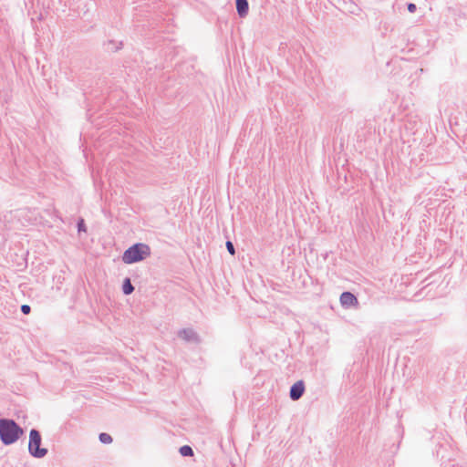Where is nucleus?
<instances>
[{"label": "nucleus", "instance_id": "0eeeda50", "mask_svg": "<svg viewBox=\"0 0 467 467\" xmlns=\"http://www.w3.org/2000/svg\"><path fill=\"white\" fill-rule=\"evenodd\" d=\"M249 5L247 0H236V10L241 17H244L248 14Z\"/></svg>", "mask_w": 467, "mask_h": 467}, {"label": "nucleus", "instance_id": "9d476101", "mask_svg": "<svg viewBox=\"0 0 467 467\" xmlns=\"http://www.w3.org/2000/svg\"><path fill=\"white\" fill-rule=\"evenodd\" d=\"M99 440L103 444H110L113 441L112 437L107 432L99 433Z\"/></svg>", "mask_w": 467, "mask_h": 467}, {"label": "nucleus", "instance_id": "f8f14e48", "mask_svg": "<svg viewBox=\"0 0 467 467\" xmlns=\"http://www.w3.org/2000/svg\"><path fill=\"white\" fill-rule=\"evenodd\" d=\"M20 309L24 315H29L31 313V306L29 305H22Z\"/></svg>", "mask_w": 467, "mask_h": 467}, {"label": "nucleus", "instance_id": "f257e3e1", "mask_svg": "<svg viewBox=\"0 0 467 467\" xmlns=\"http://www.w3.org/2000/svg\"><path fill=\"white\" fill-rule=\"evenodd\" d=\"M25 430L13 419H0V441L5 445L16 443L23 435Z\"/></svg>", "mask_w": 467, "mask_h": 467}, {"label": "nucleus", "instance_id": "7ed1b4c3", "mask_svg": "<svg viewBox=\"0 0 467 467\" xmlns=\"http://www.w3.org/2000/svg\"><path fill=\"white\" fill-rule=\"evenodd\" d=\"M41 443L40 431L36 429H31L29 431L28 452L32 457L41 459L47 454V449L41 447Z\"/></svg>", "mask_w": 467, "mask_h": 467}, {"label": "nucleus", "instance_id": "423d86ee", "mask_svg": "<svg viewBox=\"0 0 467 467\" xmlns=\"http://www.w3.org/2000/svg\"><path fill=\"white\" fill-rule=\"evenodd\" d=\"M304 391V383L302 381H297L290 389V398L293 400H297L302 397Z\"/></svg>", "mask_w": 467, "mask_h": 467}, {"label": "nucleus", "instance_id": "1a4fd4ad", "mask_svg": "<svg viewBox=\"0 0 467 467\" xmlns=\"http://www.w3.org/2000/svg\"><path fill=\"white\" fill-rule=\"evenodd\" d=\"M179 452L182 457L193 456V450L190 445H182L179 449Z\"/></svg>", "mask_w": 467, "mask_h": 467}, {"label": "nucleus", "instance_id": "f03ea898", "mask_svg": "<svg viewBox=\"0 0 467 467\" xmlns=\"http://www.w3.org/2000/svg\"><path fill=\"white\" fill-rule=\"evenodd\" d=\"M150 255V247L143 243H136L126 249L121 256L122 262L132 265L141 262Z\"/></svg>", "mask_w": 467, "mask_h": 467}, {"label": "nucleus", "instance_id": "9b49d317", "mask_svg": "<svg viewBox=\"0 0 467 467\" xmlns=\"http://www.w3.org/2000/svg\"><path fill=\"white\" fill-rule=\"evenodd\" d=\"M77 229L78 234H81L82 232L87 233V225L82 217H79L77 221Z\"/></svg>", "mask_w": 467, "mask_h": 467}, {"label": "nucleus", "instance_id": "2eb2a0df", "mask_svg": "<svg viewBox=\"0 0 467 467\" xmlns=\"http://www.w3.org/2000/svg\"><path fill=\"white\" fill-rule=\"evenodd\" d=\"M121 45H122V43L120 42L119 46H116L114 47V51H118L119 49H120L121 48Z\"/></svg>", "mask_w": 467, "mask_h": 467}, {"label": "nucleus", "instance_id": "dca6fc26", "mask_svg": "<svg viewBox=\"0 0 467 467\" xmlns=\"http://www.w3.org/2000/svg\"><path fill=\"white\" fill-rule=\"evenodd\" d=\"M109 45H115V42L113 40L109 41Z\"/></svg>", "mask_w": 467, "mask_h": 467}, {"label": "nucleus", "instance_id": "ddd939ff", "mask_svg": "<svg viewBox=\"0 0 467 467\" xmlns=\"http://www.w3.org/2000/svg\"><path fill=\"white\" fill-rule=\"evenodd\" d=\"M226 248H227L228 252H229L232 255H234V254L235 250H234V244H233V243H232V242H230V241H227V242H226Z\"/></svg>", "mask_w": 467, "mask_h": 467}, {"label": "nucleus", "instance_id": "39448f33", "mask_svg": "<svg viewBox=\"0 0 467 467\" xmlns=\"http://www.w3.org/2000/svg\"><path fill=\"white\" fill-rule=\"evenodd\" d=\"M340 304L345 308L357 307L358 305V298L350 292H344L340 296Z\"/></svg>", "mask_w": 467, "mask_h": 467}, {"label": "nucleus", "instance_id": "4468645a", "mask_svg": "<svg viewBox=\"0 0 467 467\" xmlns=\"http://www.w3.org/2000/svg\"><path fill=\"white\" fill-rule=\"evenodd\" d=\"M416 9H417L416 5H414V4H409L408 5L409 12L414 13L416 11Z\"/></svg>", "mask_w": 467, "mask_h": 467}, {"label": "nucleus", "instance_id": "20e7f679", "mask_svg": "<svg viewBox=\"0 0 467 467\" xmlns=\"http://www.w3.org/2000/svg\"><path fill=\"white\" fill-rule=\"evenodd\" d=\"M178 337L192 344H199L201 342L199 335L192 328H183L179 330Z\"/></svg>", "mask_w": 467, "mask_h": 467}, {"label": "nucleus", "instance_id": "6e6552de", "mask_svg": "<svg viewBox=\"0 0 467 467\" xmlns=\"http://www.w3.org/2000/svg\"><path fill=\"white\" fill-rule=\"evenodd\" d=\"M121 289H122V293L125 296H130V295H131L134 292L135 287L132 285L131 280H130V277H125L124 278V280L122 282Z\"/></svg>", "mask_w": 467, "mask_h": 467}]
</instances>
